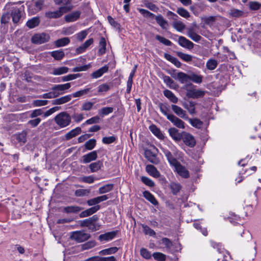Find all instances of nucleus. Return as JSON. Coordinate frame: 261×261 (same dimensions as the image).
I'll list each match as a JSON object with an SVG mask.
<instances>
[{
	"label": "nucleus",
	"mask_w": 261,
	"mask_h": 261,
	"mask_svg": "<svg viewBox=\"0 0 261 261\" xmlns=\"http://www.w3.org/2000/svg\"><path fill=\"white\" fill-rule=\"evenodd\" d=\"M71 9L70 7L62 6L57 11L46 12L45 15L47 18L49 19L58 18L62 16L64 13L68 12Z\"/></svg>",
	"instance_id": "obj_4"
},
{
	"label": "nucleus",
	"mask_w": 261,
	"mask_h": 261,
	"mask_svg": "<svg viewBox=\"0 0 261 261\" xmlns=\"http://www.w3.org/2000/svg\"><path fill=\"white\" fill-rule=\"evenodd\" d=\"M143 196L154 205L158 204V202L154 196L149 191H145L143 193Z\"/></svg>",
	"instance_id": "obj_28"
},
{
	"label": "nucleus",
	"mask_w": 261,
	"mask_h": 261,
	"mask_svg": "<svg viewBox=\"0 0 261 261\" xmlns=\"http://www.w3.org/2000/svg\"><path fill=\"white\" fill-rule=\"evenodd\" d=\"M113 188V184H107L103 186L100 187L98 189L99 194H103L111 191Z\"/></svg>",
	"instance_id": "obj_49"
},
{
	"label": "nucleus",
	"mask_w": 261,
	"mask_h": 261,
	"mask_svg": "<svg viewBox=\"0 0 261 261\" xmlns=\"http://www.w3.org/2000/svg\"><path fill=\"white\" fill-rule=\"evenodd\" d=\"M71 87L70 83H66L64 84L55 85L52 88L51 90L53 91L54 93L58 94V97L60 95H62L64 93V91L69 89Z\"/></svg>",
	"instance_id": "obj_8"
},
{
	"label": "nucleus",
	"mask_w": 261,
	"mask_h": 261,
	"mask_svg": "<svg viewBox=\"0 0 261 261\" xmlns=\"http://www.w3.org/2000/svg\"><path fill=\"white\" fill-rule=\"evenodd\" d=\"M143 231L146 235L154 237L155 236V231L146 225L142 224Z\"/></svg>",
	"instance_id": "obj_53"
},
{
	"label": "nucleus",
	"mask_w": 261,
	"mask_h": 261,
	"mask_svg": "<svg viewBox=\"0 0 261 261\" xmlns=\"http://www.w3.org/2000/svg\"><path fill=\"white\" fill-rule=\"evenodd\" d=\"M176 12L180 16L185 18H188L190 16V13L186 9L183 8H178L177 9Z\"/></svg>",
	"instance_id": "obj_58"
},
{
	"label": "nucleus",
	"mask_w": 261,
	"mask_h": 261,
	"mask_svg": "<svg viewBox=\"0 0 261 261\" xmlns=\"http://www.w3.org/2000/svg\"><path fill=\"white\" fill-rule=\"evenodd\" d=\"M149 129L158 138L162 139L164 138V136L160 129L158 128L156 125L153 124L150 125L149 126Z\"/></svg>",
	"instance_id": "obj_34"
},
{
	"label": "nucleus",
	"mask_w": 261,
	"mask_h": 261,
	"mask_svg": "<svg viewBox=\"0 0 261 261\" xmlns=\"http://www.w3.org/2000/svg\"><path fill=\"white\" fill-rule=\"evenodd\" d=\"M98 219L96 216H93L92 217L83 220L82 223L83 226H86L89 227L93 222H95Z\"/></svg>",
	"instance_id": "obj_48"
},
{
	"label": "nucleus",
	"mask_w": 261,
	"mask_h": 261,
	"mask_svg": "<svg viewBox=\"0 0 261 261\" xmlns=\"http://www.w3.org/2000/svg\"><path fill=\"white\" fill-rule=\"evenodd\" d=\"M50 37L45 33L36 34L31 39L32 42L35 44H42L47 42Z\"/></svg>",
	"instance_id": "obj_6"
},
{
	"label": "nucleus",
	"mask_w": 261,
	"mask_h": 261,
	"mask_svg": "<svg viewBox=\"0 0 261 261\" xmlns=\"http://www.w3.org/2000/svg\"><path fill=\"white\" fill-rule=\"evenodd\" d=\"M117 232V231H113L100 234L98 237V239L101 242L111 241L116 237Z\"/></svg>",
	"instance_id": "obj_13"
},
{
	"label": "nucleus",
	"mask_w": 261,
	"mask_h": 261,
	"mask_svg": "<svg viewBox=\"0 0 261 261\" xmlns=\"http://www.w3.org/2000/svg\"><path fill=\"white\" fill-rule=\"evenodd\" d=\"M90 234L84 231H75L71 233L70 238L77 243L87 241L90 238Z\"/></svg>",
	"instance_id": "obj_3"
},
{
	"label": "nucleus",
	"mask_w": 261,
	"mask_h": 261,
	"mask_svg": "<svg viewBox=\"0 0 261 261\" xmlns=\"http://www.w3.org/2000/svg\"><path fill=\"white\" fill-rule=\"evenodd\" d=\"M178 43L181 46L189 49H191L194 47V43L183 36L179 37Z\"/></svg>",
	"instance_id": "obj_11"
},
{
	"label": "nucleus",
	"mask_w": 261,
	"mask_h": 261,
	"mask_svg": "<svg viewBox=\"0 0 261 261\" xmlns=\"http://www.w3.org/2000/svg\"><path fill=\"white\" fill-rule=\"evenodd\" d=\"M83 210V208L76 205H71L63 207V212L66 213H77Z\"/></svg>",
	"instance_id": "obj_25"
},
{
	"label": "nucleus",
	"mask_w": 261,
	"mask_h": 261,
	"mask_svg": "<svg viewBox=\"0 0 261 261\" xmlns=\"http://www.w3.org/2000/svg\"><path fill=\"white\" fill-rule=\"evenodd\" d=\"M109 69V67L108 66H104L96 71L93 72L91 76L94 79H97L100 76H101L105 73H106Z\"/></svg>",
	"instance_id": "obj_24"
},
{
	"label": "nucleus",
	"mask_w": 261,
	"mask_h": 261,
	"mask_svg": "<svg viewBox=\"0 0 261 261\" xmlns=\"http://www.w3.org/2000/svg\"><path fill=\"white\" fill-rule=\"evenodd\" d=\"M181 139L184 143L190 147H193L196 145V142L194 137L191 134L187 132H182Z\"/></svg>",
	"instance_id": "obj_7"
},
{
	"label": "nucleus",
	"mask_w": 261,
	"mask_h": 261,
	"mask_svg": "<svg viewBox=\"0 0 261 261\" xmlns=\"http://www.w3.org/2000/svg\"><path fill=\"white\" fill-rule=\"evenodd\" d=\"M170 188L173 195H177V194L180 191L181 186L178 183L172 182L170 185Z\"/></svg>",
	"instance_id": "obj_41"
},
{
	"label": "nucleus",
	"mask_w": 261,
	"mask_h": 261,
	"mask_svg": "<svg viewBox=\"0 0 261 261\" xmlns=\"http://www.w3.org/2000/svg\"><path fill=\"white\" fill-rule=\"evenodd\" d=\"M81 12L80 11H74L65 16V19L67 22H73L79 18Z\"/></svg>",
	"instance_id": "obj_27"
},
{
	"label": "nucleus",
	"mask_w": 261,
	"mask_h": 261,
	"mask_svg": "<svg viewBox=\"0 0 261 261\" xmlns=\"http://www.w3.org/2000/svg\"><path fill=\"white\" fill-rule=\"evenodd\" d=\"M141 181L149 187H153L154 186V182L149 178L146 176L141 177Z\"/></svg>",
	"instance_id": "obj_63"
},
{
	"label": "nucleus",
	"mask_w": 261,
	"mask_h": 261,
	"mask_svg": "<svg viewBox=\"0 0 261 261\" xmlns=\"http://www.w3.org/2000/svg\"><path fill=\"white\" fill-rule=\"evenodd\" d=\"M168 132L174 140L179 141L181 139L182 133L180 134L176 128L174 127L170 128L168 129Z\"/></svg>",
	"instance_id": "obj_16"
},
{
	"label": "nucleus",
	"mask_w": 261,
	"mask_h": 261,
	"mask_svg": "<svg viewBox=\"0 0 261 261\" xmlns=\"http://www.w3.org/2000/svg\"><path fill=\"white\" fill-rule=\"evenodd\" d=\"M155 20L158 24L160 25V26L163 29L166 28V27L168 25L167 21L164 19L162 15H158L156 16Z\"/></svg>",
	"instance_id": "obj_36"
},
{
	"label": "nucleus",
	"mask_w": 261,
	"mask_h": 261,
	"mask_svg": "<svg viewBox=\"0 0 261 261\" xmlns=\"http://www.w3.org/2000/svg\"><path fill=\"white\" fill-rule=\"evenodd\" d=\"M173 77L177 79L181 84L187 83L190 81V75H188L182 72L177 73L175 76H173Z\"/></svg>",
	"instance_id": "obj_22"
},
{
	"label": "nucleus",
	"mask_w": 261,
	"mask_h": 261,
	"mask_svg": "<svg viewBox=\"0 0 261 261\" xmlns=\"http://www.w3.org/2000/svg\"><path fill=\"white\" fill-rule=\"evenodd\" d=\"M171 108L172 111L179 117L185 119L188 118L186 112L180 107L172 105H171Z\"/></svg>",
	"instance_id": "obj_14"
},
{
	"label": "nucleus",
	"mask_w": 261,
	"mask_h": 261,
	"mask_svg": "<svg viewBox=\"0 0 261 261\" xmlns=\"http://www.w3.org/2000/svg\"><path fill=\"white\" fill-rule=\"evenodd\" d=\"M164 95L168 98L172 102L176 103L178 101V98L175 94L169 90H165L163 92Z\"/></svg>",
	"instance_id": "obj_31"
},
{
	"label": "nucleus",
	"mask_w": 261,
	"mask_h": 261,
	"mask_svg": "<svg viewBox=\"0 0 261 261\" xmlns=\"http://www.w3.org/2000/svg\"><path fill=\"white\" fill-rule=\"evenodd\" d=\"M96 145V140L95 139H90L86 142L85 144V148L88 150L92 149Z\"/></svg>",
	"instance_id": "obj_64"
},
{
	"label": "nucleus",
	"mask_w": 261,
	"mask_h": 261,
	"mask_svg": "<svg viewBox=\"0 0 261 261\" xmlns=\"http://www.w3.org/2000/svg\"><path fill=\"white\" fill-rule=\"evenodd\" d=\"M79 179L81 182L90 184L93 183L97 178H95L93 175H90L80 177Z\"/></svg>",
	"instance_id": "obj_45"
},
{
	"label": "nucleus",
	"mask_w": 261,
	"mask_h": 261,
	"mask_svg": "<svg viewBox=\"0 0 261 261\" xmlns=\"http://www.w3.org/2000/svg\"><path fill=\"white\" fill-rule=\"evenodd\" d=\"M168 119L177 127L182 129L185 128V122L174 115L168 116Z\"/></svg>",
	"instance_id": "obj_10"
},
{
	"label": "nucleus",
	"mask_w": 261,
	"mask_h": 261,
	"mask_svg": "<svg viewBox=\"0 0 261 261\" xmlns=\"http://www.w3.org/2000/svg\"><path fill=\"white\" fill-rule=\"evenodd\" d=\"M97 158V152L96 151H93L87 154L84 155L82 157V162L85 164L88 163L92 161L95 160Z\"/></svg>",
	"instance_id": "obj_17"
},
{
	"label": "nucleus",
	"mask_w": 261,
	"mask_h": 261,
	"mask_svg": "<svg viewBox=\"0 0 261 261\" xmlns=\"http://www.w3.org/2000/svg\"><path fill=\"white\" fill-rule=\"evenodd\" d=\"M102 166V162L98 161L97 162L92 163L91 164H90L89 168L91 169V172H95L97 171L99 169H100Z\"/></svg>",
	"instance_id": "obj_44"
},
{
	"label": "nucleus",
	"mask_w": 261,
	"mask_h": 261,
	"mask_svg": "<svg viewBox=\"0 0 261 261\" xmlns=\"http://www.w3.org/2000/svg\"><path fill=\"white\" fill-rule=\"evenodd\" d=\"M195 86L192 84L185 85L183 88L186 90V96L189 98H198L203 97L205 92L201 90L196 89Z\"/></svg>",
	"instance_id": "obj_1"
},
{
	"label": "nucleus",
	"mask_w": 261,
	"mask_h": 261,
	"mask_svg": "<svg viewBox=\"0 0 261 261\" xmlns=\"http://www.w3.org/2000/svg\"><path fill=\"white\" fill-rule=\"evenodd\" d=\"M80 76V74H71L62 77V82H67L76 79Z\"/></svg>",
	"instance_id": "obj_60"
},
{
	"label": "nucleus",
	"mask_w": 261,
	"mask_h": 261,
	"mask_svg": "<svg viewBox=\"0 0 261 261\" xmlns=\"http://www.w3.org/2000/svg\"><path fill=\"white\" fill-rule=\"evenodd\" d=\"M11 15L13 22L16 23L19 21L21 18L20 10L18 8H14L12 9Z\"/></svg>",
	"instance_id": "obj_26"
},
{
	"label": "nucleus",
	"mask_w": 261,
	"mask_h": 261,
	"mask_svg": "<svg viewBox=\"0 0 261 261\" xmlns=\"http://www.w3.org/2000/svg\"><path fill=\"white\" fill-rule=\"evenodd\" d=\"M212 244L214 248H217L218 249V261H228L230 258L229 254L225 250L221 248V245L214 242Z\"/></svg>",
	"instance_id": "obj_5"
},
{
	"label": "nucleus",
	"mask_w": 261,
	"mask_h": 261,
	"mask_svg": "<svg viewBox=\"0 0 261 261\" xmlns=\"http://www.w3.org/2000/svg\"><path fill=\"white\" fill-rule=\"evenodd\" d=\"M145 158L151 163L158 164L159 163V159L155 154L153 153L150 150H146L144 152Z\"/></svg>",
	"instance_id": "obj_19"
},
{
	"label": "nucleus",
	"mask_w": 261,
	"mask_h": 261,
	"mask_svg": "<svg viewBox=\"0 0 261 261\" xmlns=\"http://www.w3.org/2000/svg\"><path fill=\"white\" fill-rule=\"evenodd\" d=\"M218 62L217 60L214 59H209L206 63V68L210 70H214L217 67Z\"/></svg>",
	"instance_id": "obj_43"
},
{
	"label": "nucleus",
	"mask_w": 261,
	"mask_h": 261,
	"mask_svg": "<svg viewBox=\"0 0 261 261\" xmlns=\"http://www.w3.org/2000/svg\"><path fill=\"white\" fill-rule=\"evenodd\" d=\"M106 51V41L104 37H101L99 41V48L98 51V54L99 56L105 54Z\"/></svg>",
	"instance_id": "obj_32"
},
{
	"label": "nucleus",
	"mask_w": 261,
	"mask_h": 261,
	"mask_svg": "<svg viewBox=\"0 0 261 261\" xmlns=\"http://www.w3.org/2000/svg\"><path fill=\"white\" fill-rule=\"evenodd\" d=\"M155 38L161 43L167 46H171L172 45V42L169 40L166 39L165 38L162 37L160 35H156Z\"/></svg>",
	"instance_id": "obj_61"
},
{
	"label": "nucleus",
	"mask_w": 261,
	"mask_h": 261,
	"mask_svg": "<svg viewBox=\"0 0 261 261\" xmlns=\"http://www.w3.org/2000/svg\"><path fill=\"white\" fill-rule=\"evenodd\" d=\"M203 76L201 75H198L195 73H192L190 75V81L197 83L200 84L202 82Z\"/></svg>",
	"instance_id": "obj_46"
},
{
	"label": "nucleus",
	"mask_w": 261,
	"mask_h": 261,
	"mask_svg": "<svg viewBox=\"0 0 261 261\" xmlns=\"http://www.w3.org/2000/svg\"><path fill=\"white\" fill-rule=\"evenodd\" d=\"M97 93H95L93 94H91L90 96L92 95H97L98 93H105L108 91L110 87L107 84H102L100 85L97 88Z\"/></svg>",
	"instance_id": "obj_37"
},
{
	"label": "nucleus",
	"mask_w": 261,
	"mask_h": 261,
	"mask_svg": "<svg viewBox=\"0 0 261 261\" xmlns=\"http://www.w3.org/2000/svg\"><path fill=\"white\" fill-rule=\"evenodd\" d=\"M94 105V103L91 101H86L84 102L81 107V110L83 111H90Z\"/></svg>",
	"instance_id": "obj_52"
},
{
	"label": "nucleus",
	"mask_w": 261,
	"mask_h": 261,
	"mask_svg": "<svg viewBox=\"0 0 261 261\" xmlns=\"http://www.w3.org/2000/svg\"><path fill=\"white\" fill-rule=\"evenodd\" d=\"M173 27L178 32H182L186 28L185 24L181 21H174L172 23Z\"/></svg>",
	"instance_id": "obj_40"
},
{
	"label": "nucleus",
	"mask_w": 261,
	"mask_h": 261,
	"mask_svg": "<svg viewBox=\"0 0 261 261\" xmlns=\"http://www.w3.org/2000/svg\"><path fill=\"white\" fill-rule=\"evenodd\" d=\"M159 107L161 112L167 117V118L168 119V116H171L172 114H170L168 113V112L169 111V107L165 104L163 103H160L159 104Z\"/></svg>",
	"instance_id": "obj_55"
},
{
	"label": "nucleus",
	"mask_w": 261,
	"mask_h": 261,
	"mask_svg": "<svg viewBox=\"0 0 261 261\" xmlns=\"http://www.w3.org/2000/svg\"><path fill=\"white\" fill-rule=\"evenodd\" d=\"M108 198L109 197L107 195H102L87 200V203L89 206H96L95 205L107 200Z\"/></svg>",
	"instance_id": "obj_12"
},
{
	"label": "nucleus",
	"mask_w": 261,
	"mask_h": 261,
	"mask_svg": "<svg viewBox=\"0 0 261 261\" xmlns=\"http://www.w3.org/2000/svg\"><path fill=\"white\" fill-rule=\"evenodd\" d=\"M39 18L38 17H33L29 20L27 22V25L30 29L34 28L39 24Z\"/></svg>",
	"instance_id": "obj_42"
},
{
	"label": "nucleus",
	"mask_w": 261,
	"mask_h": 261,
	"mask_svg": "<svg viewBox=\"0 0 261 261\" xmlns=\"http://www.w3.org/2000/svg\"><path fill=\"white\" fill-rule=\"evenodd\" d=\"M161 150L171 166H173L174 164L177 163L178 161L173 156L169 150L164 148H161Z\"/></svg>",
	"instance_id": "obj_15"
},
{
	"label": "nucleus",
	"mask_w": 261,
	"mask_h": 261,
	"mask_svg": "<svg viewBox=\"0 0 261 261\" xmlns=\"http://www.w3.org/2000/svg\"><path fill=\"white\" fill-rule=\"evenodd\" d=\"M229 15L232 17H240L243 14V12L236 9H231L229 12Z\"/></svg>",
	"instance_id": "obj_54"
},
{
	"label": "nucleus",
	"mask_w": 261,
	"mask_h": 261,
	"mask_svg": "<svg viewBox=\"0 0 261 261\" xmlns=\"http://www.w3.org/2000/svg\"><path fill=\"white\" fill-rule=\"evenodd\" d=\"M118 250V248L116 247H111L108 249L102 250L99 252V254L101 255H108L113 253H115Z\"/></svg>",
	"instance_id": "obj_57"
},
{
	"label": "nucleus",
	"mask_w": 261,
	"mask_h": 261,
	"mask_svg": "<svg viewBox=\"0 0 261 261\" xmlns=\"http://www.w3.org/2000/svg\"><path fill=\"white\" fill-rule=\"evenodd\" d=\"M75 31L74 27H70L67 28H64L62 29V33L65 35H69L72 34Z\"/></svg>",
	"instance_id": "obj_62"
},
{
	"label": "nucleus",
	"mask_w": 261,
	"mask_h": 261,
	"mask_svg": "<svg viewBox=\"0 0 261 261\" xmlns=\"http://www.w3.org/2000/svg\"><path fill=\"white\" fill-rule=\"evenodd\" d=\"M173 167L175 168L177 173L184 178H188L189 177V172L187 169L182 166L179 162H177Z\"/></svg>",
	"instance_id": "obj_9"
},
{
	"label": "nucleus",
	"mask_w": 261,
	"mask_h": 261,
	"mask_svg": "<svg viewBox=\"0 0 261 261\" xmlns=\"http://www.w3.org/2000/svg\"><path fill=\"white\" fill-rule=\"evenodd\" d=\"M70 43V39L68 37H64L57 40L55 42L56 46L58 47L64 46Z\"/></svg>",
	"instance_id": "obj_35"
},
{
	"label": "nucleus",
	"mask_w": 261,
	"mask_h": 261,
	"mask_svg": "<svg viewBox=\"0 0 261 261\" xmlns=\"http://www.w3.org/2000/svg\"><path fill=\"white\" fill-rule=\"evenodd\" d=\"M91 88H87L72 93L73 97H79L88 94L89 92H92Z\"/></svg>",
	"instance_id": "obj_38"
},
{
	"label": "nucleus",
	"mask_w": 261,
	"mask_h": 261,
	"mask_svg": "<svg viewBox=\"0 0 261 261\" xmlns=\"http://www.w3.org/2000/svg\"><path fill=\"white\" fill-rule=\"evenodd\" d=\"M55 121L60 128L65 127L70 124L71 117L67 112H61L55 117Z\"/></svg>",
	"instance_id": "obj_2"
},
{
	"label": "nucleus",
	"mask_w": 261,
	"mask_h": 261,
	"mask_svg": "<svg viewBox=\"0 0 261 261\" xmlns=\"http://www.w3.org/2000/svg\"><path fill=\"white\" fill-rule=\"evenodd\" d=\"M196 102L194 101H188L184 103V107L186 109L190 114L195 113Z\"/></svg>",
	"instance_id": "obj_29"
},
{
	"label": "nucleus",
	"mask_w": 261,
	"mask_h": 261,
	"mask_svg": "<svg viewBox=\"0 0 261 261\" xmlns=\"http://www.w3.org/2000/svg\"><path fill=\"white\" fill-rule=\"evenodd\" d=\"M18 142L21 144H24L27 141V133L25 132H22L20 133L16 134L13 136Z\"/></svg>",
	"instance_id": "obj_33"
},
{
	"label": "nucleus",
	"mask_w": 261,
	"mask_h": 261,
	"mask_svg": "<svg viewBox=\"0 0 261 261\" xmlns=\"http://www.w3.org/2000/svg\"><path fill=\"white\" fill-rule=\"evenodd\" d=\"M177 55L179 58L187 62H191L193 59V57L191 55L182 52H178Z\"/></svg>",
	"instance_id": "obj_51"
},
{
	"label": "nucleus",
	"mask_w": 261,
	"mask_h": 261,
	"mask_svg": "<svg viewBox=\"0 0 261 261\" xmlns=\"http://www.w3.org/2000/svg\"><path fill=\"white\" fill-rule=\"evenodd\" d=\"M114 111V108L112 107H103L98 111V113L101 116L108 115L112 113Z\"/></svg>",
	"instance_id": "obj_50"
},
{
	"label": "nucleus",
	"mask_w": 261,
	"mask_h": 261,
	"mask_svg": "<svg viewBox=\"0 0 261 261\" xmlns=\"http://www.w3.org/2000/svg\"><path fill=\"white\" fill-rule=\"evenodd\" d=\"M188 36L195 42H199L201 39V37L197 34L193 28H190L188 29Z\"/></svg>",
	"instance_id": "obj_21"
},
{
	"label": "nucleus",
	"mask_w": 261,
	"mask_h": 261,
	"mask_svg": "<svg viewBox=\"0 0 261 261\" xmlns=\"http://www.w3.org/2000/svg\"><path fill=\"white\" fill-rule=\"evenodd\" d=\"M189 122L191 124V125L196 128H200L202 125V121L197 118L189 119Z\"/></svg>",
	"instance_id": "obj_59"
},
{
	"label": "nucleus",
	"mask_w": 261,
	"mask_h": 261,
	"mask_svg": "<svg viewBox=\"0 0 261 261\" xmlns=\"http://www.w3.org/2000/svg\"><path fill=\"white\" fill-rule=\"evenodd\" d=\"M146 171L151 176L158 178L160 176V173L156 167L152 165H148L146 166Z\"/></svg>",
	"instance_id": "obj_18"
},
{
	"label": "nucleus",
	"mask_w": 261,
	"mask_h": 261,
	"mask_svg": "<svg viewBox=\"0 0 261 261\" xmlns=\"http://www.w3.org/2000/svg\"><path fill=\"white\" fill-rule=\"evenodd\" d=\"M90 193V189H78L75 191V195L77 197H82L88 195Z\"/></svg>",
	"instance_id": "obj_56"
},
{
	"label": "nucleus",
	"mask_w": 261,
	"mask_h": 261,
	"mask_svg": "<svg viewBox=\"0 0 261 261\" xmlns=\"http://www.w3.org/2000/svg\"><path fill=\"white\" fill-rule=\"evenodd\" d=\"M100 208V206L97 205L96 206H93L90 208H88L84 211H83L80 214V217L81 218H84L88 216H89L94 213H96L98 210Z\"/></svg>",
	"instance_id": "obj_20"
},
{
	"label": "nucleus",
	"mask_w": 261,
	"mask_h": 261,
	"mask_svg": "<svg viewBox=\"0 0 261 261\" xmlns=\"http://www.w3.org/2000/svg\"><path fill=\"white\" fill-rule=\"evenodd\" d=\"M164 83L166 85L171 89H175L176 85L174 82L173 80L170 78L169 76L165 75L163 77Z\"/></svg>",
	"instance_id": "obj_39"
},
{
	"label": "nucleus",
	"mask_w": 261,
	"mask_h": 261,
	"mask_svg": "<svg viewBox=\"0 0 261 261\" xmlns=\"http://www.w3.org/2000/svg\"><path fill=\"white\" fill-rule=\"evenodd\" d=\"M64 53L62 50H55L51 52V56L56 60H60L64 57Z\"/></svg>",
	"instance_id": "obj_47"
},
{
	"label": "nucleus",
	"mask_w": 261,
	"mask_h": 261,
	"mask_svg": "<svg viewBox=\"0 0 261 261\" xmlns=\"http://www.w3.org/2000/svg\"><path fill=\"white\" fill-rule=\"evenodd\" d=\"M81 132V128L80 127H77L66 133L65 135V139L66 140H69L79 135Z\"/></svg>",
	"instance_id": "obj_23"
},
{
	"label": "nucleus",
	"mask_w": 261,
	"mask_h": 261,
	"mask_svg": "<svg viewBox=\"0 0 261 261\" xmlns=\"http://www.w3.org/2000/svg\"><path fill=\"white\" fill-rule=\"evenodd\" d=\"M68 70L67 67L62 66L54 68L51 73L54 75H59L67 73Z\"/></svg>",
	"instance_id": "obj_30"
}]
</instances>
